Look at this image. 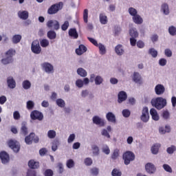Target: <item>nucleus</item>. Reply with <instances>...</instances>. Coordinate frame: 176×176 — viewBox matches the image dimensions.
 I'll use <instances>...</instances> for the list:
<instances>
[{
  "label": "nucleus",
  "instance_id": "2",
  "mask_svg": "<svg viewBox=\"0 0 176 176\" xmlns=\"http://www.w3.org/2000/svg\"><path fill=\"white\" fill-rule=\"evenodd\" d=\"M122 159L124 164H126V166H129L131 162H133V160H135V155L134 153L128 151L124 153L122 155Z\"/></svg>",
  "mask_w": 176,
  "mask_h": 176
},
{
  "label": "nucleus",
  "instance_id": "7",
  "mask_svg": "<svg viewBox=\"0 0 176 176\" xmlns=\"http://www.w3.org/2000/svg\"><path fill=\"white\" fill-rule=\"evenodd\" d=\"M8 145L11 149L14 151L16 153L20 151V144L16 140H9Z\"/></svg>",
  "mask_w": 176,
  "mask_h": 176
},
{
  "label": "nucleus",
  "instance_id": "12",
  "mask_svg": "<svg viewBox=\"0 0 176 176\" xmlns=\"http://www.w3.org/2000/svg\"><path fill=\"white\" fill-rule=\"evenodd\" d=\"M92 120L94 124H97L100 126V127H104V126H105V122H104V120L99 118L98 116H94Z\"/></svg>",
  "mask_w": 176,
  "mask_h": 176
},
{
  "label": "nucleus",
  "instance_id": "20",
  "mask_svg": "<svg viewBox=\"0 0 176 176\" xmlns=\"http://www.w3.org/2000/svg\"><path fill=\"white\" fill-rule=\"evenodd\" d=\"M8 86L10 89H14L16 87V80L13 77H8L7 78Z\"/></svg>",
  "mask_w": 176,
  "mask_h": 176
},
{
  "label": "nucleus",
  "instance_id": "32",
  "mask_svg": "<svg viewBox=\"0 0 176 176\" xmlns=\"http://www.w3.org/2000/svg\"><path fill=\"white\" fill-rule=\"evenodd\" d=\"M47 36L49 38V39H56L57 34H56V32L53 30H50L47 33Z\"/></svg>",
  "mask_w": 176,
  "mask_h": 176
},
{
  "label": "nucleus",
  "instance_id": "13",
  "mask_svg": "<svg viewBox=\"0 0 176 176\" xmlns=\"http://www.w3.org/2000/svg\"><path fill=\"white\" fill-rule=\"evenodd\" d=\"M132 79L135 83H138L139 85H142V77L141 76V74L140 73L135 72L133 73V75L132 76Z\"/></svg>",
  "mask_w": 176,
  "mask_h": 176
},
{
  "label": "nucleus",
  "instance_id": "63",
  "mask_svg": "<svg viewBox=\"0 0 176 176\" xmlns=\"http://www.w3.org/2000/svg\"><path fill=\"white\" fill-rule=\"evenodd\" d=\"M90 171H91V174H92V175H98V168H91Z\"/></svg>",
  "mask_w": 176,
  "mask_h": 176
},
{
  "label": "nucleus",
  "instance_id": "4",
  "mask_svg": "<svg viewBox=\"0 0 176 176\" xmlns=\"http://www.w3.org/2000/svg\"><path fill=\"white\" fill-rule=\"evenodd\" d=\"M32 142H34V144L39 142V137L36 136L34 133H30L29 135L25 138V142L27 145H31Z\"/></svg>",
  "mask_w": 176,
  "mask_h": 176
},
{
  "label": "nucleus",
  "instance_id": "31",
  "mask_svg": "<svg viewBox=\"0 0 176 176\" xmlns=\"http://www.w3.org/2000/svg\"><path fill=\"white\" fill-rule=\"evenodd\" d=\"M22 86L25 90H28L29 89H31V82L28 80H24L22 82Z\"/></svg>",
  "mask_w": 176,
  "mask_h": 176
},
{
  "label": "nucleus",
  "instance_id": "43",
  "mask_svg": "<svg viewBox=\"0 0 176 176\" xmlns=\"http://www.w3.org/2000/svg\"><path fill=\"white\" fill-rule=\"evenodd\" d=\"M168 32L171 36H175L176 35V28L173 25L168 28Z\"/></svg>",
  "mask_w": 176,
  "mask_h": 176
},
{
  "label": "nucleus",
  "instance_id": "23",
  "mask_svg": "<svg viewBox=\"0 0 176 176\" xmlns=\"http://www.w3.org/2000/svg\"><path fill=\"white\" fill-rule=\"evenodd\" d=\"M106 118L108 122H111V123L116 122V117L112 112H109L106 115Z\"/></svg>",
  "mask_w": 176,
  "mask_h": 176
},
{
  "label": "nucleus",
  "instance_id": "64",
  "mask_svg": "<svg viewBox=\"0 0 176 176\" xmlns=\"http://www.w3.org/2000/svg\"><path fill=\"white\" fill-rule=\"evenodd\" d=\"M26 176H36V172L32 170H28Z\"/></svg>",
  "mask_w": 176,
  "mask_h": 176
},
{
  "label": "nucleus",
  "instance_id": "49",
  "mask_svg": "<svg viewBox=\"0 0 176 176\" xmlns=\"http://www.w3.org/2000/svg\"><path fill=\"white\" fill-rule=\"evenodd\" d=\"M40 44L42 47H47L49 46V41L47 39H42L40 41Z\"/></svg>",
  "mask_w": 176,
  "mask_h": 176
},
{
  "label": "nucleus",
  "instance_id": "27",
  "mask_svg": "<svg viewBox=\"0 0 176 176\" xmlns=\"http://www.w3.org/2000/svg\"><path fill=\"white\" fill-rule=\"evenodd\" d=\"M18 16L22 20H27L28 19V12L27 11H19Z\"/></svg>",
  "mask_w": 176,
  "mask_h": 176
},
{
  "label": "nucleus",
  "instance_id": "41",
  "mask_svg": "<svg viewBox=\"0 0 176 176\" xmlns=\"http://www.w3.org/2000/svg\"><path fill=\"white\" fill-rule=\"evenodd\" d=\"M56 102L58 107H60V108H64L65 107V101L61 98L57 99Z\"/></svg>",
  "mask_w": 176,
  "mask_h": 176
},
{
  "label": "nucleus",
  "instance_id": "14",
  "mask_svg": "<svg viewBox=\"0 0 176 176\" xmlns=\"http://www.w3.org/2000/svg\"><path fill=\"white\" fill-rule=\"evenodd\" d=\"M145 169L146 173L148 174H154V173L156 171V167L151 162H148L145 165Z\"/></svg>",
  "mask_w": 176,
  "mask_h": 176
},
{
  "label": "nucleus",
  "instance_id": "11",
  "mask_svg": "<svg viewBox=\"0 0 176 176\" xmlns=\"http://www.w3.org/2000/svg\"><path fill=\"white\" fill-rule=\"evenodd\" d=\"M155 94L157 96H162V94H164V91H166V88L164 85L162 84H158L155 87Z\"/></svg>",
  "mask_w": 176,
  "mask_h": 176
},
{
  "label": "nucleus",
  "instance_id": "54",
  "mask_svg": "<svg viewBox=\"0 0 176 176\" xmlns=\"http://www.w3.org/2000/svg\"><path fill=\"white\" fill-rule=\"evenodd\" d=\"M58 148V141H55L52 143V149L54 152H56V151Z\"/></svg>",
  "mask_w": 176,
  "mask_h": 176
},
{
  "label": "nucleus",
  "instance_id": "34",
  "mask_svg": "<svg viewBox=\"0 0 176 176\" xmlns=\"http://www.w3.org/2000/svg\"><path fill=\"white\" fill-rule=\"evenodd\" d=\"M91 149L93 151V153L94 156H98L100 155V148L97 145L94 144L91 146Z\"/></svg>",
  "mask_w": 176,
  "mask_h": 176
},
{
  "label": "nucleus",
  "instance_id": "10",
  "mask_svg": "<svg viewBox=\"0 0 176 176\" xmlns=\"http://www.w3.org/2000/svg\"><path fill=\"white\" fill-rule=\"evenodd\" d=\"M0 159L3 164H6V163H9V160H10V157H9V154L6 151H1L0 153Z\"/></svg>",
  "mask_w": 176,
  "mask_h": 176
},
{
  "label": "nucleus",
  "instance_id": "6",
  "mask_svg": "<svg viewBox=\"0 0 176 176\" xmlns=\"http://www.w3.org/2000/svg\"><path fill=\"white\" fill-rule=\"evenodd\" d=\"M31 49L32 53H34V54H41V52H42V48L39 45V41L34 40L32 43Z\"/></svg>",
  "mask_w": 176,
  "mask_h": 176
},
{
  "label": "nucleus",
  "instance_id": "17",
  "mask_svg": "<svg viewBox=\"0 0 176 176\" xmlns=\"http://www.w3.org/2000/svg\"><path fill=\"white\" fill-rule=\"evenodd\" d=\"M118 98L119 104H122L123 101H126V100H127V94L124 91H121L118 94Z\"/></svg>",
  "mask_w": 176,
  "mask_h": 176
},
{
  "label": "nucleus",
  "instance_id": "18",
  "mask_svg": "<svg viewBox=\"0 0 176 176\" xmlns=\"http://www.w3.org/2000/svg\"><path fill=\"white\" fill-rule=\"evenodd\" d=\"M87 52V47L85 46L83 44H80L78 48L76 49V53L78 56H82L83 53H86Z\"/></svg>",
  "mask_w": 176,
  "mask_h": 176
},
{
  "label": "nucleus",
  "instance_id": "21",
  "mask_svg": "<svg viewBox=\"0 0 176 176\" xmlns=\"http://www.w3.org/2000/svg\"><path fill=\"white\" fill-rule=\"evenodd\" d=\"M150 114L152 116L153 120L157 121V120H159V119H160L159 114H157V111H156V109H155L153 108L151 109Z\"/></svg>",
  "mask_w": 176,
  "mask_h": 176
},
{
  "label": "nucleus",
  "instance_id": "52",
  "mask_svg": "<svg viewBox=\"0 0 176 176\" xmlns=\"http://www.w3.org/2000/svg\"><path fill=\"white\" fill-rule=\"evenodd\" d=\"M68 27H69V22H68V21H65L61 25L62 31H67V30H68Z\"/></svg>",
  "mask_w": 176,
  "mask_h": 176
},
{
  "label": "nucleus",
  "instance_id": "26",
  "mask_svg": "<svg viewBox=\"0 0 176 176\" xmlns=\"http://www.w3.org/2000/svg\"><path fill=\"white\" fill-rule=\"evenodd\" d=\"M99 19H100V22L103 25L107 24L108 23V17L104 13L100 14Z\"/></svg>",
  "mask_w": 176,
  "mask_h": 176
},
{
  "label": "nucleus",
  "instance_id": "33",
  "mask_svg": "<svg viewBox=\"0 0 176 176\" xmlns=\"http://www.w3.org/2000/svg\"><path fill=\"white\" fill-rule=\"evenodd\" d=\"M77 74L82 78L87 76V72L83 68H78L77 69Z\"/></svg>",
  "mask_w": 176,
  "mask_h": 176
},
{
  "label": "nucleus",
  "instance_id": "29",
  "mask_svg": "<svg viewBox=\"0 0 176 176\" xmlns=\"http://www.w3.org/2000/svg\"><path fill=\"white\" fill-rule=\"evenodd\" d=\"M160 148V144H155L151 147V152L153 155H157L159 153V148Z\"/></svg>",
  "mask_w": 176,
  "mask_h": 176
},
{
  "label": "nucleus",
  "instance_id": "59",
  "mask_svg": "<svg viewBox=\"0 0 176 176\" xmlns=\"http://www.w3.org/2000/svg\"><path fill=\"white\" fill-rule=\"evenodd\" d=\"M13 118L14 120H19L21 118L20 113L18 111H16L13 113Z\"/></svg>",
  "mask_w": 176,
  "mask_h": 176
},
{
  "label": "nucleus",
  "instance_id": "9",
  "mask_svg": "<svg viewBox=\"0 0 176 176\" xmlns=\"http://www.w3.org/2000/svg\"><path fill=\"white\" fill-rule=\"evenodd\" d=\"M140 119L144 123H146L149 120V109L148 107H145L143 108Z\"/></svg>",
  "mask_w": 176,
  "mask_h": 176
},
{
  "label": "nucleus",
  "instance_id": "55",
  "mask_svg": "<svg viewBox=\"0 0 176 176\" xmlns=\"http://www.w3.org/2000/svg\"><path fill=\"white\" fill-rule=\"evenodd\" d=\"M131 112H130V110L129 109H124L122 111V115L124 116V118H129L131 115Z\"/></svg>",
  "mask_w": 176,
  "mask_h": 176
},
{
  "label": "nucleus",
  "instance_id": "5",
  "mask_svg": "<svg viewBox=\"0 0 176 176\" xmlns=\"http://www.w3.org/2000/svg\"><path fill=\"white\" fill-rule=\"evenodd\" d=\"M43 118V113L38 110H33L30 113V119H32V120H38L39 122H42Z\"/></svg>",
  "mask_w": 176,
  "mask_h": 176
},
{
  "label": "nucleus",
  "instance_id": "16",
  "mask_svg": "<svg viewBox=\"0 0 176 176\" xmlns=\"http://www.w3.org/2000/svg\"><path fill=\"white\" fill-rule=\"evenodd\" d=\"M90 80H91V82L95 81V85H101V83H102V82H104V79H102V77H101L100 76H97L96 77V75H94V74L91 75Z\"/></svg>",
  "mask_w": 176,
  "mask_h": 176
},
{
  "label": "nucleus",
  "instance_id": "56",
  "mask_svg": "<svg viewBox=\"0 0 176 176\" xmlns=\"http://www.w3.org/2000/svg\"><path fill=\"white\" fill-rule=\"evenodd\" d=\"M102 151L103 153H105V155H109L111 153V150L109 149V147L108 146H105L102 148Z\"/></svg>",
  "mask_w": 176,
  "mask_h": 176
},
{
  "label": "nucleus",
  "instance_id": "38",
  "mask_svg": "<svg viewBox=\"0 0 176 176\" xmlns=\"http://www.w3.org/2000/svg\"><path fill=\"white\" fill-rule=\"evenodd\" d=\"M16 54V50L13 49H10L6 53V57H9L10 58H13V56Z\"/></svg>",
  "mask_w": 176,
  "mask_h": 176
},
{
  "label": "nucleus",
  "instance_id": "47",
  "mask_svg": "<svg viewBox=\"0 0 176 176\" xmlns=\"http://www.w3.org/2000/svg\"><path fill=\"white\" fill-rule=\"evenodd\" d=\"M66 166L68 168H72V167H74L75 162H74V160H68L67 161Z\"/></svg>",
  "mask_w": 176,
  "mask_h": 176
},
{
  "label": "nucleus",
  "instance_id": "37",
  "mask_svg": "<svg viewBox=\"0 0 176 176\" xmlns=\"http://www.w3.org/2000/svg\"><path fill=\"white\" fill-rule=\"evenodd\" d=\"M1 63L4 65H7V64H10L11 63H13V58H9L8 56H6V58L1 59Z\"/></svg>",
  "mask_w": 176,
  "mask_h": 176
},
{
  "label": "nucleus",
  "instance_id": "53",
  "mask_svg": "<svg viewBox=\"0 0 176 176\" xmlns=\"http://www.w3.org/2000/svg\"><path fill=\"white\" fill-rule=\"evenodd\" d=\"M163 168L167 173H173V168H171V166H170L168 164H164L163 165Z\"/></svg>",
  "mask_w": 176,
  "mask_h": 176
},
{
  "label": "nucleus",
  "instance_id": "1",
  "mask_svg": "<svg viewBox=\"0 0 176 176\" xmlns=\"http://www.w3.org/2000/svg\"><path fill=\"white\" fill-rule=\"evenodd\" d=\"M151 105L154 107V108H156V109H163V108L167 105V100L162 97L153 98L151 100Z\"/></svg>",
  "mask_w": 176,
  "mask_h": 176
},
{
  "label": "nucleus",
  "instance_id": "45",
  "mask_svg": "<svg viewBox=\"0 0 176 176\" xmlns=\"http://www.w3.org/2000/svg\"><path fill=\"white\" fill-rule=\"evenodd\" d=\"M47 137L51 140L53 138H56V131L54 130H50L47 132Z\"/></svg>",
  "mask_w": 176,
  "mask_h": 176
},
{
  "label": "nucleus",
  "instance_id": "62",
  "mask_svg": "<svg viewBox=\"0 0 176 176\" xmlns=\"http://www.w3.org/2000/svg\"><path fill=\"white\" fill-rule=\"evenodd\" d=\"M83 80H82L81 79H78L76 82V85L77 86V87H83Z\"/></svg>",
  "mask_w": 176,
  "mask_h": 176
},
{
  "label": "nucleus",
  "instance_id": "35",
  "mask_svg": "<svg viewBox=\"0 0 176 176\" xmlns=\"http://www.w3.org/2000/svg\"><path fill=\"white\" fill-rule=\"evenodd\" d=\"M35 107V103L32 100H29L26 103V108L28 111H32Z\"/></svg>",
  "mask_w": 176,
  "mask_h": 176
},
{
  "label": "nucleus",
  "instance_id": "44",
  "mask_svg": "<svg viewBox=\"0 0 176 176\" xmlns=\"http://www.w3.org/2000/svg\"><path fill=\"white\" fill-rule=\"evenodd\" d=\"M112 176H122V171L120 169L114 168L111 172Z\"/></svg>",
  "mask_w": 176,
  "mask_h": 176
},
{
  "label": "nucleus",
  "instance_id": "60",
  "mask_svg": "<svg viewBox=\"0 0 176 176\" xmlns=\"http://www.w3.org/2000/svg\"><path fill=\"white\" fill-rule=\"evenodd\" d=\"M164 53H165V56H166V57H171V56H173V52L171 51V50L167 48L164 50Z\"/></svg>",
  "mask_w": 176,
  "mask_h": 176
},
{
  "label": "nucleus",
  "instance_id": "58",
  "mask_svg": "<svg viewBox=\"0 0 176 176\" xmlns=\"http://www.w3.org/2000/svg\"><path fill=\"white\" fill-rule=\"evenodd\" d=\"M85 166H91L93 164V160L91 158H86L85 160Z\"/></svg>",
  "mask_w": 176,
  "mask_h": 176
},
{
  "label": "nucleus",
  "instance_id": "36",
  "mask_svg": "<svg viewBox=\"0 0 176 176\" xmlns=\"http://www.w3.org/2000/svg\"><path fill=\"white\" fill-rule=\"evenodd\" d=\"M20 41H21V35L15 34L12 37V43L14 44L19 43Z\"/></svg>",
  "mask_w": 176,
  "mask_h": 176
},
{
  "label": "nucleus",
  "instance_id": "61",
  "mask_svg": "<svg viewBox=\"0 0 176 176\" xmlns=\"http://www.w3.org/2000/svg\"><path fill=\"white\" fill-rule=\"evenodd\" d=\"M47 153V149L46 148H42L39 150V155L41 156H45Z\"/></svg>",
  "mask_w": 176,
  "mask_h": 176
},
{
  "label": "nucleus",
  "instance_id": "50",
  "mask_svg": "<svg viewBox=\"0 0 176 176\" xmlns=\"http://www.w3.org/2000/svg\"><path fill=\"white\" fill-rule=\"evenodd\" d=\"M119 157V149H115L113 154L111 155V159L116 160Z\"/></svg>",
  "mask_w": 176,
  "mask_h": 176
},
{
  "label": "nucleus",
  "instance_id": "51",
  "mask_svg": "<svg viewBox=\"0 0 176 176\" xmlns=\"http://www.w3.org/2000/svg\"><path fill=\"white\" fill-rule=\"evenodd\" d=\"M129 13L131 14V16H133L134 17L135 16H137V10H135L134 8H129Z\"/></svg>",
  "mask_w": 176,
  "mask_h": 176
},
{
  "label": "nucleus",
  "instance_id": "40",
  "mask_svg": "<svg viewBox=\"0 0 176 176\" xmlns=\"http://www.w3.org/2000/svg\"><path fill=\"white\" fill-rule=\"evenodd\" d=\"M129 35L131 38H138V32L135 29H130Z\"/></svg>",
  "mask_w": 176,
  "mask_h": 176
},
{
  "label": "nucleus",
  "instance_id": "30",
  "mask_svg": "<svg viewBox=\"0 0 176 176\" xmlns=\"http://www.w3.org/2000/svg\"><path fill=\"white\" fill-rule=\"evenodd\" d=\"M161 10H162L164 14H168L170 13V10L168 9V5L167 3H163L162 5Z\"/></svg>",
  "mask_w": 176,
  "mask_h": 176
},
{
  "label": "nucleus",
  "instance_id": "3",
  "mask_svg": "<svg viewBox=\"0 0 176 176\" xmlns=\"http://www.w3.org/2000/svg\"><path fill=\"white\" fill-rule=\"evenodd\" d=\"M63 2H59L58 3H55L50 6V8L47 10L48 14H56L59 10L63 9Z\"/></svg>",
  "mask_w": 176,
  "mask_h": 176
},
{
  "label": "nucleus",
  "instance_id": "28",
  "mask_svg": "<svg viewBox=\"0 0 176 176\" xmlns=\"http://www.w3.org/2000/svg\"><path fill=\"white\" fill-rule=\"evenodd\" d=\"M133 20L135 24H142V23L144 22V20L142 19L141 16L138 14H136L135 16H133Z\"/></svg>",
  "mask_w": 176,
  "mask_h": 176
},
{
  "label": "nucleus",
  "instance_id": "48",
  "mask_svg": "<svg viewBox=\"0 0 176 176\" xmlns=\"http://www.w3.org/2000/svg\"><path fill=\"white\" fill-rule=\"evenodd\" d=\"M148 53L149 54H151L152 56V57H153L154 58H155V57H157V52L156 51V50H155V48H151L148 50Z\"/></svg>",
  "mask_w": 176,
  "mask_h": 176
},
{
  "label": "nucleus",
  "instance_id": "8",
  "mask_svg": "<svg viewBox=\"0 0 176 176\" xmlns=\"http://www.w3.org/2000/svg\"><path fill=\"white\" fill-rule=\"evenodd\" d=\"M47 27L48 28H53V30L57 31L60 30V23L56 20H50L47 22Z\"/></svg>",
  "mask_w": 176,
  "mask_h": 176
},
{
  "label": "nucleus",
  "instance_id": "39",
  "mask_svg": "<svg viewBox=\"0 0 176 176\" xmlns=\"http://www.w3.org/2000/svg\"><path fill=\"white\" fill-rule=\"evenodd\" d=\"M83 20L84 23H87L89 21V10L85 9L83 11Z\"/></svg>",
  "mask_w": 176,
  "mask_h": 176
},
{
  "label": "nucleus",
  "instance_id": "42",
  "mask_svg": "<svg viewBox=\"0 0 176 176\" xmlns=\"http://www.w3.org/2000/svg\"><path fill=\"white\" fill-rule=\"evenodd\" d=\"M98 47H99L100 54H105V53H107V50L105 49V46L102 43H99L98 45Z\"/></svg>",
  "mask_w": 176,
  "mask_h": 176
},
{
  "label": "nucleus",
  "instance_id": "19",
  "mask_svg": "<svg viewBox=\"0 0 176 176\" xmlns=\"http://www.w3.org/2000/svg\"><path fill=\"white\" fill-rule=\"evenodd\" d=\"M28 166L30 167V168H32V170L39 168V162H35V160H30L28 162Z\"/></svg>",
  "mask_w": 176,
  "mask_h": 176
},
{
  "label": "nucleus",
  "instance_id": "46",
  "mask_svg": "<svg viewBox=\"0 0 176 176\" xmlns=\"http://www.w3.org/2000/svg\"><path fill=\"white\" fill-rule=\"evenodd\" d=\"M176 151V147L174 145H172L171 146L168 147L166 150L167 153L169 155H173L174 152Z\"/></svg>",
  "mask_w": 176,
  "mask_h": 176
},
{
  "label": "nucleus",
  "instance_id": "15",
  "mask_svg": "<svg viewBox=\"0 0 176 176\" xmlns=\"http://www.w3.org/2000/svg\"><path fill=\"white\" fill-rule=\"evenodd\" d=\"M41 67L47 74H50L54 71L53 65L49 63H44L41 64Z\"/></svg>",
  "mask_w": 176,
  "mask_h": 176
},
{
  "label": "nucleus",
  "instance_id": "57",
  "mask_svg": "<svg viewBox=\"0 0 176 176\" xmlns=\"http://www.w3.org/2000/svg\"><path fill=\"white\" fill-rule=\"evenodd\" d=\"M44 175L45 176H53L54 175L53 170L52 169L45 170L44 172Z\"/></svg>",
  "mask_w": 176,
  "mask_h": 176
},
{
  "label": "nucleus",
  "instance_id": "24",
  "mask_svg": "<svg viewBox=\"0 0 176 176\" xmlns=\"http://www.w3.org/2000/svg\"><path fill=\"white\" fill-rule=\"evenodd\" d=\"M69 36H72V38H74V39H78V38H79V34L76 28L70 29L69 30Z\"/></svg>",
  "mask_w": 176,
  "mask_h": 176
},
{
  "label": "nucleus",
  "instance_id": "22",
  "mask_svg": "<svg viewBox=\"0 0 176 176\" xmlns=\"http://www.w3.org/2000/svg\"><path fill=\"white\" fill-rule=\"evenodd\" d=\"M115 52L118 56H122L124 54V50L123 49V45L119 44L115 47Z\"/></svg>",
  "mask_w": 176,
  "mask_h": 176
},
{
  "label": "nucleus",
  "instance_id": "25",
  "mask_svg": "<svg viewBox=\"0 0 176 176\" xmlns=\"http://www.w3.org/2000/svg\"><path fill=\"white\" fill-rule=\"evenodd\" d=\"M21 134L22 135H27V134H28V127H27V124H25V122H23L21 124Z\"/></svg>",
  "mask_w": 176,
  "mask_h": 176
}]
</instances>
